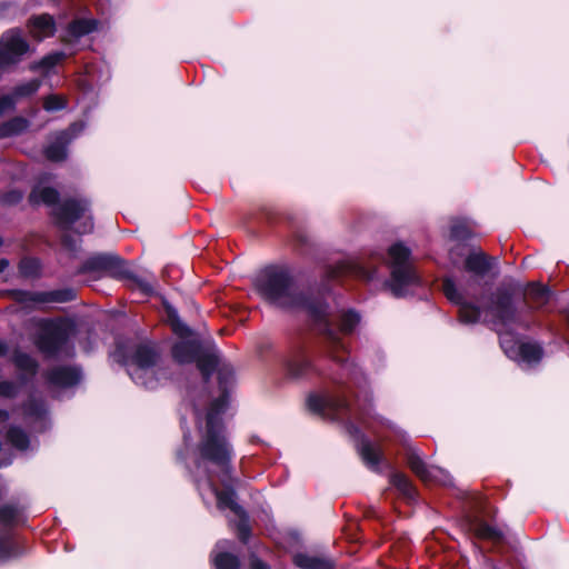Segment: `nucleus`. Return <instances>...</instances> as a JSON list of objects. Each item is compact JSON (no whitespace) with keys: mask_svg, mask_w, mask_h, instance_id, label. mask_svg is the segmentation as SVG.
<instances>
[{"mask_svg":"<svg viewBox=\"0 0 569 569\" xmlns=\"http://www.w3.org/2000/svg\"><path fill=\"white\" fill-rule=\"evenodd\" d=\"M233 373L228 368H221L218 371L220 395L212 400L210 408L206 412V432L200 445V460L197 462V472L207 470V462L216 466L219 471V479L223 485V490H218L213 485L211 475H206L204 479L198 478L197 486L206 503L216 500L220 510L230 509L239 518V537L246 540L249 533L246 523L243 509L234 501V491L231 488V476L229 463L232 450L226 439L220 415L228 405V390L232 383Z\"/></svg>","mask_w":569,"mask_h":569,"instance_id":"nucleus-1","label":"nucleus"},{"mask_svg":"<svg viewBox=\"0 0 569 569\" xmlns=\"http://www.w3.org/2000/svg\"><path fill=\"white\" fill-rule=\"evenodd\" d=\"M256 287L258 292L272 305L281 308H303L316 318L325 316V306L311 302L299 292L284 268L270 267L264 269L258 276Z\"/></svg>","mask_w":569,"mask_h":569,"instance_id":"nucleus-2","label":"nucleus"},{"mask_svg":"<svg viewBox=\"0 0 569 569\" xmlns=\"http://www.w3.org/2000/svg\"><path fill=\"white\" fill-rule=\"evenodd\" d=\"M492 312L495 316L493 323L500 337V345L507 357L527 366L539 362L542 357L540 346L516 340L512 335L507 331V328L516 322V310L510 299H500L493 307Z\"/></svg>","mask_w":569,"mask_h":569,"instance_id":"nucleus-3","label":"nucleus"},{"mask_svg":"<svg viewBox=\"0 0 569 569\" xmlns=\"http://www.w3.org/2000/svg\"><path fill=\"white\" fill-rule=\"evenodd\" d=\"M157 358V352L149 345L136 346L131 356H127L122 347H119L113 353V359L127 367L131 379L148 389L158 386L154 369Z\"/></svg>","mask_w":569,"mask_h":569,"instance_id":"nucleus-4","label":"nucleus"},{"mask_svg":"<svg viewBox=\"0 0 569 569\" xmlns=\"http://www.w3.org/2000/svg\"><path fill=\"white\" fill-rule=\"evenodd\" d=\"M391 279L389 288L396 297L407 293L410 286L418 282V276L410 261V250L402 243H395L389 249Z\"/></svg>","mask_w":569,"mask_h":569,"instance_id":"nucleus-5","label":"nucleus"},{"mask_svg":"<svg viewBox=\"0 0 569 569\" xmlns=\"http://www.w3.org/2000/svg\"><path fill=\"white\" fill-rule=\"evenodd\" d=\"M40 333L37 339L39 350L48 357L60 355L71 332L70 325L64 320L39 321Z\"/></svg>","mask_w":569,"mask_h":569,"instance_id":"nucleus-6","label":"nucleus"},{"mask_svg":"<svg viewBox=\"0 0 569 569\" xmlns=\"http://www.w3.org/2000/svg\"><path fill=\"white\" fill-rule=\"evenodd\" d=\"M88 202L84 200H68L58 206L54 210L58 222L62 228H70L78 220H81L77 227L78 233H88L93 229L92 218L86 216Z\"/></svg>","mask_w":569,"mask_h":569,"instance_id":"nucleus-7","label":"nucleus"},{"mask_svg":"<svg viewBox=\"0 0 569 569\" xmlns=\"http://www.w3.org/2000/svg\"><path fill=\"white\" fill-rule=\"evenodd\" d=\"M29 43L21 30L10 29L0 39V67L18 63L29 51Z\"/></svg>","mask_w":569,"mask_h":569,"instance_id":"nucleus-8","label":"nucleus"},{"mask_svg":"<svg viewBox=\"0 0 569 569\" xmlns=\"http://www.w3.org/2000/svg\"><path fill=\"white\" fill-rule=\"evenodd\" d=\"M199 345L193 340H183L174 345L172 349L173 358L179 363H188L197 360V365L204 378H207L211 371L218 365V360L213 355H207L198 357Z\"/></svg>","mask_w":569,"mask_h":569,"instance_id":"nucleus-9","label":"nucleus"},{"mask_svg":"<svg viewBox=\"0 0 569 569\" xmlns=\"http://www.w3.org/2000/svg\"><path fill=\"white\" fill-rule=\"evenodd\" d=\"M83 271H101L114 278H130L127 263L117 256L98 254L90 258L83 266Z\"/></svg>","mask_w":569,"mask_h":569,"instance_id":"nucleus-10","label":"nucleus"},{"mask_svg":"<svg viewBox=\"0 0 569 569\" xmlns=\"http://www.w3.org/2000/svg\"><path fill=\"white\" fill-rule=\"evenodd\" d=\"M408 465L411 470L425 482H438L443 486L452 483L451 476L442 468L428 466L416 451L408 453Z\"/></svg>","mask_w":569,"mask_h":569,"instance_id":"nucleus-11","label":"nucleus"},{"mask_svg":"<svg viewBox=\"0 0 569 569\" xmlns=\"http://www.w3.org/2000/svg\"><path fill=\"white\" fill-rule=\"evenodd\" d=\"M442 290L449 301L460 307V320L465 323H473L480 318V310L471 303L465 301V296L458 290L451 279H445Z\"/></svg>","mask_w":569,"mask_h":569,"instance_id":"nucleus-12","label":"nucleus"},{"mask_svg":"<svg viewBox=\"0 0 569 569\" xmlns=\"http://www.w3.org/2000/svg\"><path fill=\"white\" fill-rule=\"evenodd\" d=\"M74 297L72 290L66 291H52V292H29V291H19L16 293V298L19 302L24 303L27 306H36L46 302H63L71 300Z\"/></svg>","mask_w":569,"mask_h":569,"instance_id":"nucleus-13","label":"nucleus"},{"mask_svg":"<svg viewBox=\"0 0 569 569\" xmlns=\"http://www.w3.org/2000/svg\"><path fill=\"white\" fill-rule=\"evenodd\" d=\"M28 30L34 39L43 40L53 36L56 31V23L50 14L43 13L29 19Z\"/></svg>","mask_w":569,"mask_h":569,"instance_id":"nucleus-14","label":"nucleus"},{"mask_svg":"<svg viewBox=\"0 0 569 569\" xmlns=\"http://www.w3.org/2000/svg\"><path fill=\"white\" fill-rule=\"evenodd\" d=\"M81 372L78 368L58 367L48 375V381L56 387H71L80 381Z\"/></svg>","mask_w":569,"mask_h":569,"instance_id":"nucleus-15","label":"nucleus"},{"mask_svg":"<svg viewBox=\"0 0 569 569\" xmlns=\"http://www.w3.org/2000/svg\"><path fill=\"white\" fill-rule=\"evenodd\" d=\"M97 28L96 20L79 19L71 22L63 36V41L71 43L82 36H86Z\"/></svg>","mask_w":569,"mask_h":569,"instance_id":"nucleus-16","label":"nucleus"},{"mask_svg":"<svg viewBox=\"0 0 569 569\" xmlns=\"http://www.w3.org/2000/svg\"><path fill=\"white\" fill-rule=\"evenodd\" d=\"M293 562L297 567L302 569H331L332 567L329 559L306 553L295 555Z\"/></svg>","mask_w":569,"mask_h":569,"instance_id":"nucleus-17","label":"nucleus"},{"mask_svg":"<svg viewBox=\"0 0 569 569\" xmlns=\"http://www.w3.org/2000/svg\"><path fill=\"white\" fill-rule=\"evenodd\" d=\"M466 269L478 276L485 274L490 269L488 257L482 251H473L466 259Z\"/></svg>","mask_w":569,"mask_h":569,"instance_id":"nucleus-18","label":"nucleus"},{"mask_svg":"<svg viewBox=\"0 0 569 569\" xmlns=\"http://www.w3.org/2000/svg\"><path fill=\"white\" fill-rule=\"evenodd\" d=\"M338 274H355L359 278L371 280L375 278L373 272L368 271L363 266L353 260H347L337 266V271L333 276Z\"/></svg>","mask_w":569,"mask_h":569,"instance_id":"nucleus-19","label":"nucleus"},{"mask_svg":"<svg viewBox=\"0 0 569 569\" xmlns=\"http://www.w3.org/2000/svg\"><path fill=\"white\" fill-rule=\"evenodd\" d=\"M358 451L363 460V462L369 467V468H377L378 465H379V461H380V450L378 447L373 446L370 441L368 440H362L359 445H358Z\"/></svg>","mask_w":569,"mask_h":569,"instance_id":"nucleus-20","label":"nucleus"},{"mask_svg":"<svg viewBox=\"0 0 569 569\" xmlns=\"http://www.w3.org/2000/svg\"><path fill=\"white\" fill-rule=\"evenodd\" d=\"M29 127V121L22 117H16L0 126V139L19 136Z\"/></svg>","mask_w":569,"mask_h":569,"instance_id":"nucleus-21","label":"nucleus"},{"mask_svg":"<svg viewBox=\"0 0 569 569\" xmlns=\"http://www.w3.org/2000/svg\"><path fill=\"white\" fill-rule=\"evenodd\" d=\"M59 198V193L53 188L48 187H36L31 194H30V201L33 204L43 203L47 206L56 204Z\"/></svg>","mask_w":569,"mask_h":569,"instance_id":"nucleus-22","label":"nucleus"},{"mask_svg":"<svg viewBox=\"0 0 569 569\" xmlns=\"http://www.w3.org/2000/svg\"><path fill=\"white\" fill-rule=\"evenodd\" d=\"M307 403L308 408L317 413H325L327 409H337L338 407L343 406L342 401L317 395L310 396Z\"/></svg>","mask_w":569,"mask_h":569,"instance_id":"nucleus-23","label":"nucleus"},{"mask_svg":"<svg viewBox=\"0 0 569 569\" xmlns=\"http://www.w3.org/2000/svg\"><path fill=\"white\" fill-rule=\"evenodd\" d=\"M472 531L478 538L498 542L502 539V533L495 527L489 526L486 522L477 521L471 527Z\"/></svg>","mask_w":569,"mask_h":569,"instance_id":"nucleus-24","label":"nucleus"},{"mask_svg":"<svg viewBox=\"0 0 569 569\" xmlns=\"http://www.w3.org/2000/svg\"><path fill=\"white\" fill-rule=\"evenodd\" d=\"M69 139L68 132H60L58 136V143H53L46 149V156L52 161H60L66 158L64 142Z\"/></svg>","mask_w":569,"mask_h":569,"instance_id":"nucleus-25","label":"nucleus"},{"mask_svg":"<svg viewBox=\"0 0 569 569\" xmlns=\"http://www.w3.org/2000/svg\"><path fill=\"white\" fill-rule=\"evenodd\" d=\"M23 416L29 423H33L36 421L42 422L46 417V408L42 402L31 400L24 406Z\"/></svg>","mask_w":569,"mask_h":569,"instance_id":"nucleus-26","label":"nucleus"},{"mask_svg":"<svg viewBox=\"0 0 569 569\" xmlns=\"http://www.w3.org/2000/svg\"><path fill=\"white\" fill-rule=\"evenodd\" d=\"M526 295L530 300H532L536 307L546 305L550 297V292L546 287L536 283L529 286Z\"/></svg>","mask_w":569,"mask_h":569,"instance_id":"nucleus-27","label":"nucleus"},{"mask_svg":"<svg viewBox=\"0 0 569 569\" xmlns=\"http://www.w3.org/2000/svg\"><path fill=\"white\" fill-rule=\"evenodd\" d=\"M213 563L217 569H238L239 560L236 556L227 552L213 551Z\"/></svg>","mask_w":569,"mask_h":569,"instance_id":"nucleus-28","label":"nucleus"},{"mask_svg":"<svg viewBox=\"0 0 569 569\" xmlns=\"http://www.w3.org/2000/svg\"><path fill=\"white\" fill-rule=\"evenodd\" d=\"M8 441L19 450H26L29 447L28 436L18 428H10L7 435Z\"/></svg>","mask_w":569,"mask_h":569,"instance_id":"nucleus-29","label":"nucleus"},{"mask_svg":"<svg viewBox=\"0 0 569 569\" xmlns=\"http://www.w3.org/2000/svg\"><path fill=\"white\" fill-rule=\"evenodd\" d=\"M392 485L408 499L415 498V489L409 479L401 473H395L391 478Z\"/></svg>","mask_w":569,"mask_h":569,"instance_id":"nucleus-30","label":"nucleus"},{"mask_svg":"<svg viewBox=\"0 0 569 569\" xmlns=\"http://www.w3.org/2000/svg\"><path fill=\"white\" fill-rule=\"evenodd\" d=\"M13 362L18 369L27 373L34 375L37 370L36 361L27 353L17 352L13 357Z\"/></svg>","mask_w":569,"mask_h":569,"instance_id":"nucleus-31","label":"nucleus"},{"mask_svg":"<svg viewBox=\"0 0 569 569\" xmlns=\"http://www.w3.org/2000/svg\"><path fill=\"white\" fill-rule=\"evenodd\" d=\"M19 270L24 277H34L40 270V263L37 259L24 258L19 263Z\"/></svg>","mask_w":569,"mask_h":569,"instance_id":"nucleus-32","label":"nucleus"},{"mask_svg":"<svg viewBox=\"0 0 569 569\" xmlns=\"http://www.w3.org/2000/svg\"><path fill=\"white\" fill-rule=\"evenodd\" d=\"M359 321H360V317L358 313H356L353 311L345 312L341 316L340 329H341V331L349 333L355 329V327L359 323Z\"/></svg>","mask_w":569,"mask_h":569,"instance_id":"nucleus-33","label":"nucleus"},{"mask_svg":"<svg viewBox=\"0 0 569 569\" xmlns=\"http://www.w3.org/2000/svg\"><path fill=\"white\" fill-rule=\"evenodd\" d=\"M39 87H40L39 80L28 81L23 84L18 86L13 91V96H11V97L14 100V98L30 96V94L34 93L39 89Z\"/></svg>","mask_w":569,"mask_h":569,"instance_id":"nucleus-34","label":"nucleus"},{"mask_svg":"<svg viewBox=\"0 0 569 569\" xmlns=\"http://www.w3.org/2000/svg\"><path fill=\"white\" fill-rule=\"evenodd\" d=\"M66 106L67 100L62 96L50 94L43 100V108L49 112L61 110Z\"/></svg>","mask_w":569,"mask_h":569,"instance_id":"nucleus-35","label":"nucleus"},{"mask_svg":"<svg viewBox=\"0 0 569 569\" xmlns=\"http://www.w3.org/2000/svg\"><path fill=\"white\" fill-rule=\"evenodd\" d=\"M64 57H66V54L63 52L50 53V54L46 56L44 58H42V60L38 64H33L32 69H38V68L50 69L53 66H56L58 62H60Z\"/></svg>","mask_w":569,"mask_h":569,"instance_id":"nucleus-36","label":"nucleus"},{"mask_svg":"<svg viewBox=\"0 0 569 569\" xmlns=\"http://www.w3.org/2000/svg\"><path fill=\"white\" fill-rule=\"evenodd\" d=\"M18 515V510L12 506H3L0 508V522L3 525H9L13 522Z\"/></svg>","mask_w":569,"mask_h":569,"instance_id":"nucleus-37","label":"nucleus"},{"mask_svg":"<svg viewBox=\"0 0 569 569\" xmlns=\"http://www.w3.org/2000/svg\"><path fill=\"white\" fill-rule=\"evenodd\" d=\"M173 331L181 338H188L191 335L190 329L182 323L178 318L172 317L171 320Z\"/></svg>","mask_w":569,"mask_h":569,"instance_id":"nucleus-38","label":"nucleus"},{"mask_svg":"<svg viewBox=\"0 0 569 569\" xmlns=\"http://www.w3.org/2000/svg\"><path fill=\"white\" fill-rule=\"evenodd\" d=\"M18 385L10 381H3L0 383V396L11 398L18 392Z\"/></svg>","mask_w":569,"mask_h":569,"instance_id":"nucleus-39","label":"nucleus"},{"mask_svg":"<svg viewBox=\"0 0 569 569\" xmlns=\"http://www.w3.org/2000/svg\"><path fill=\"white\" fill-rule=\"evenodd\" d=\"M469 234L467 227L463 223H456L451 227V237L460 240L465 239Z\"/></svg>","mask_w":569,"mask_h":569,"instance_id":"nucleus-40","label":"nucleus"},{"mask_svg":"<svg viewBox=\"0 0 569 569\" xmlns=\"http://www.w3.org/2000/svg\"><path fill=\"white\" fill-rule=\"evenodd\" d=\"M14 107V101L12 97L4 96L0 98V116L3 114L6 111L12 109Z\"/></svg>","mask_w":569,"mask_h":569,"instance_id":"nucleus-41","label":"nucleus"},{"mask_svg":"<svg viewBox=\"0 0 569 569\" xmlns=\"http://www.w3.org/2000/svg\"><path fill=\"white\" fill-rule=\"evenodd\" d=\"M22 199V193L19 191H11L3 197V202L12 204L17 203Z\"/></svg>","mask_w":569,"mask_h":569,"instance_id":"nucleus-42","label":"nucleus"},{"mask_svg":"<svg viewBox=\"0 0 569 569\" xmlns=\"http://www.w3.org/2000/svg\"><path fill=\"white\" fill-rule=\"evenodd\" d=\"M251 569H269V567L264 562L253 559L251 561Z\"/></svg>","mask_w":569,"mask_h":569,"instance_id":"nucleus-43","label":"nucleus"},{"mask_svg":"<svg viewBox=\"0 0 569 569\" xmlns=\"http://www.w3.org/2000/svg\"><path fill=\"white\" fill-rule=\"evenodd\" d=\"M8 266H9V261L7 259H1L0 260V272L4 271Z\"/></svg>","mask_w":569,"mask_h":569,"instance_id":"nucleus-44","label":"nucleus"},{"mask_svg":"<svg viewBox=\"0 0 569 569\" xmlns=\"http://www.w3.org/2000/svg\"><path fill=\"white\" fill-rule=\"evenodd\" d=\"M9 415L4 410H0V422H3L8 419Z\"/></svg>","mask_w":569,"mask_h":569,"instance_id":"nucleus-45","label":"nucleus"},{"mask_svg":"<svg viewBox=\"0 0 569 569\" xmlns=\"http://www.w3.org/2000/svg\"><path fill=\"white\" fill-rule=\"evenodd\" d=\"M6 352H7V346L2 340H0V356L4 355Z\"/></svg>","mask_w":569,"mask_h":569,"instance_id":"nucleus-46","label":"nucleus"},{"mask_svg":"<svg viewBox=\"0 0 569 569\" xmlns=\"http://www.w3.org/2000/svg\"><path fill=\"white\" fill-rule=\"evenodd\" d=\"M227 543V541H221L217 543V549L223 547Z\"/></svg>","mask_w":569,"mask_h":569,"instance_id":"nucleus-47","label":"nucleus"},{"mask_svg":"<svg viewBox=\"0 0 569 569\" xmlns=\"http://www.w3.org/2000/svg\"><path fill=\"white\" fill-rule=\"evenodd\" d=\"M194 410H196V416H197V418H198V419H200V416H199V411H198L197 406L194 407Z\"/></svg>","mask_w":569,"mask_h":569,"instance_id":"nucleus-48","label":"nucleus"},{"mask_svg":"<svg viewBox=\"0 0 569 569\" xmlns=\"http://www.w3.org/2000/svg\"><path fill=\"white\" fill-rule=\"evenodd\" d=\"M331 340L333 343H336V338L333 336H331Z\"/></svg>","mask_w":569,"mask_h":569,"instance_id":"nucleus-49","label":"nucleus"},{"mask_svg":"<svg viewBox=\"0 0 569 569\" xmlns=\"http://www.w3.org/2000/svg\"><path fill=\"white\" fill-rule=\"evenodd\" d=\"M1 466H2V465L0 463V467H1Z\"/></svg>","mask_w":569,"mask_h":569,"instance_id":"nucleus-50","label":"nucleus"}]
</instances>
